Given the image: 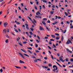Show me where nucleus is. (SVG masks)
I'll list each match as a JSON object with an SVG mask.
<instances>
[{
	"label": "nucleus",
	"mask_w": 73,
	"mask_h": 73,
	"mask_svg": "<svg viewBox=\"0 0 73 73\" xmlns=\"http://www.w3.org/2000/svg\"><path fill=\"white\" fill-rule=\"evenodd\" d=\"M18 31H19L20 32H21V29H18Z\"/></svg>",
	"instance_id": "338daca9"
},
{
	"label": "nucleus",
	"mask_w": 73,
	"mask_h": 73,
	"mask_svg": "<svg viewBox=\"0 0 73 73\" xmlns=\"http://www.w3.org/2000/svg\"><path fill=\"white\" fill-rule=\"evenodd\" d=\"M30 34L31 35H33V33L32 32H30Z\"/></svg>",
	"instance_id": "72a5a7b5"
},
{
	"label": "nucleus",
	"mask_w": 73,
	"mask_h": 73,
	"mask_svg": "<svg viewBox=\"0 0 73 73\" xmlns=\"http://www.w3.org/2000/svg\"><path fill=\"white\" fill-rule=\"evenodd\" d=\"M53 46H54V48H56V46L55 45V44H53Z\"/></svg>",
	"instance_id": "c9c22d12"
},
{
	"label": "nucleus",
	"mask_w": 73,
	"mask_h": 73,
	"mask_svg": "<svg viewBox=\"0 0 73 73\" xmlns=\"http://www.w3.org/2000/svg\"><path fill=\"white\" fill-rule=\"evenodd\" d=\"M55 20H57V19H58V17L57 16H55Z\"/></svg>",
	"instance_id": "c756f323"
},
{
	"label": "nucleus",
	"mask_w": 73,
	"mask_h": 73,
	"mask_svg": "<svg viewBox=\"0 0 73 73\" xmlns=\"http://www.w3.org/2000/svg\"><path fill=\"white\" fill-rule=\"evenodd\" d=\"M50 41H54V40H53V39H50Z\"/></svg>",
	"instance_id": "58836bf2"
},
{
	"label": "nucleus",
	"mask_w": 73,
	"mask_h": 73,
	"mask_svg": "<svg viewBox=\"0 0 73 73\" xmlns=\"http://www.w3.org/2000/svg\"><path fill=\"white\" fill-rule=\"evenodd\" d=\"M43 3H47V1L45 0H42Z\"/></svg>",
	"instance_id": "f8f14e48"
},
{
	"label": "nucleus",
	"mask_w": 73,
	"mask_h": 73,
	"mask_svg": "<svg viewBox=\"0 0 73 73\" xmlns=\"http://www.w3.org/2000/svg\"><path fill=\"white\" fill-rule=\"evenodd\" d=\"M27 42H23V44H26V43H27Z\"/></svg>",
	"instance_id": "052dcab7"
},
{
	"label": "nucleus",
	"mask_w": 73,
	"mask_h": 73,
	"mask_svg": "<svg viewBox=\"0 0 73 73\" xmlns=\"http://www.w3.org/2000/svg\"><path fill=\"white\" fill-rule=\"evenodd\" d=\"M70 43H71V44H72V42H71V41L69 40V39H68L67 42H66V44H69Z\"/></svg>",
	"instance_id": "f03ea898"
},
{
	"label": "nucleus",
	"mask_w": 73,
	"mask_h": 73,
	"mask_svg": "<svg viewBox=\"0 0 73 73\" xmlns=\"http://www.w3.org/2000/svg\"><path fill=\"white\" fill-rule=\"evenodd\" d=\"M15 68H17V69H21V67L17 66H15Z\"/></svg>",
	"instance_id": "4468645a"
},
{
	"label": "nucleus",
	"mask_w": 73,
	"mask_h": 73,
	"mask_svg": "<svg viewBox=\"0 0 73 73\" xmlns=\"http://www.w3.org/2000/svg\"><path fill=\"white\" fill-rule=\"evenodd\" d=\"M33 20H34V21L35 23H37V22H36V20H35V19H33Z\"/></svg>",
	"instance_id": "2f4dec72"
},
{
	"label": "nucleus",
	"mask_w": 73,
	"mask_h": 73,
	"mask_svg": "<svg viewBox=\"0 0 73 73\" xmlns=\"http://www.w3.org/2000/svg\"><path fill=\"white\" fill-rule=\"evenodd\" d=\"M30 29L31 30V31H32V32H33V31H34V29H33V28H30Z\"/></svg>",
	"instance_id": "2eb2a0df"
},
{
	"label": "nucleus",
	"mask_w": 73,
	"mask_h": 73,
	"mask_svg": "<svg viewBox=\"0 0 73 73\" xmlns=\"http://www.w3.org/2000/svg\"><path fill=\"white\" fill-rule=\"evenodd\" d=\"M64 40V36H62V38H61V40L62 41H63V40Z\"/></svg>",
	"instance_id": "393cba45"
},
{
	"label": "nucleus",
	"mask_w": 73,
	"mask_h": 73,
	"mask_svg": "<svg viewBox=\"0 0 73 73\" xmlns=\"http://www.w3.org/2000/svg\"><path fill=\"white\" fill-rule=\"evenodd\" d=\"M59 58L61 61H62V62H64V60H63V59L61 58V57H59Z\"/></svg>",
	"instance_id": "39448f33"
},
{
	"label": "nucleus",
	"mask_w": 73,
	"mask_h": 73,
	"mask_svg": "<svg viewBox=\"0 0 73 73\" xmlns=\"http://www.w3.org/2000/svg\"><path fill=\"white\" fill-rule=\"evenodd\" d=\"M48 48H49L50 49V50H51L52 49V48H51V47H50L49 46H48Z\"/></svg>",
	"instance_id": "cd10ccee"
},
{
	"label": "nucleus",
	"mask_w": 73,
	"mask_h": 73,
	"mask_svg": "<svg viewBox=\"0 0 73 73\" xmlns=\"http://www.w3.org/2000/svg\"><path fill=\"white\" fill-rule=\"evenodd\" d=\"M38 18H40V19H41V17L40 15L39 16H38Z\"/></svg>",
	"instance_id": "4d7b16f0"
},
{
	"label": "nucleus",
	"mask_w": 73,
	"mask_h": 73,
	"mask_svg": "<svg viewBox=\"0 0 73 73\" xmlns=\"http://www.w3.org/2000/svg\"><path fill=\"white\" fill-rule=\"evenodd\" d=\"M22 21H25V20L24 19V18H22Z\"/></svg>",
	"instance_id": "09e8293b"
},
{
	"label": "nucleus",
	"mask_w": 73,
	"mask_h": 73,
	"mask_svg": "<svg viewBox=\"0 0 73 73\" xmlns=\"http://www.w3.org/2000/svg\"><path fill=\"white\" fill-rule=\"evenodd\" d=\"M5 42L6 43H8V39H7L5 40Z\"/></svg>",
	"instance_id": "6ab92c4d"
},
{
	"label": "nucleus",
	"mask_w": 73,
	"mask_h": 73,
	"mask_svg": "<svg viewBox=\"0 0 73 73\" xmlns=\"http://www.w3.org/2000/svg\"><path fill=\"white\" fill-rule=\"evenodd\" d=\"M36 60H38V61H41V59H36Z\"/></svg>",
	"instance_id": "b1692460"
},
{
	"label": "nucleus",
	"mask_w": 73,
	"mask_h": 73,
	"mask_svg": "<svg viewBox=\"0 0 73 73\" xmlns=\"http://www.w3.org/2000/svg\"><path fill=\"white\" fill-rule=\"evenodd\" d=\"M65 60L67 62L69 61V59H68V58H66Z\"/></svg>",
	"instance_id": "bb28decb"
},
{
	"label": "nucleus",
	"mask_w": 73,
	"mask_h": 73,
	"mask_svg": "<svg viewBox=\"0 0 73 73\" xmlns=\"http://www.w3.org/2000/svg\"><path fill=\"white\" fill-rule=\"evenodd\" d=\"M43 20H47V18H44L43 19Z\"/></svg>",
	"instance_id": "473e14b6"
},
{
	"label": "nucleus",
	"mask_w": 73,
	"mask_h": 73,
	"mask_svg": "<svg viewBox=\"0 0 73 73\" xmlns=\"http://www.w3.org/2000/svg\"><path fill=\"white\" fill-rule=\"evenodd\" d=\"M35 47L36 48H37V47H38V44H36V45H35Z\"/></svg>",
	"instance_id": "603ef678"
},
{
	"label": "nucleus",
	"mask_w": 73,
	"mask_h": 73,
	"mask_svg": "<svg viewBox=\"0 0 73 73\" xmlns=\"http://www.w3.org/2000/svg\"><path fill=\"white\" fill-rule=\"evenodd\" d=\"M59 39V38L58 37H56V40H58Z\"/></svg>",
	"instance_id": "8fccbe9b"
},
{
	"label": "nucleus",
	"mask_w": 73,
	"mask_h": 73,
	"mask_svg": "<svg viewBox=\"0 0 73 73\" xmlns=\"http://www.w3.org/2000/svg\"><path fill=\"white\" fill-rule=\"evenodd\" d=\"M5 36L7 37V38H9V36H8V35L7 34L5 35Z\"/></svg>",
	"instance_id": "37998d69"
},
{
	"label": "nucleus",
	"mask_w": 73,
	"mask_h": 73,
	"mask_svg": "<svg viewBox=\"0 0 73 73\" xmlns=\"http://www.w3.org/2000/svg\"><path fill=\"white\" fill-rule=\"evenodd\" d=\"M27 48L29 49H30V50H32V48L31 47H29V48L27 47Z\"/></svg>",
	"instance_id": "a878e982"
},
{
	"label": "nucleus",
	"mask_w": 73,
	"mask_h": 73,
	"mask_svg": "<svg viewBox=\"0 0 73 73\" xmlns=\"http://www.w3.org/2000/svg\"><path fill=\"white\" fill-rule=\"evenodd\" d=\"M50 13L51 14V15H53V12L52 11L50 12Z\"/></svg>",
	"instance_id": "a19ab883"
},
{
	"label": "nucleus",
	"mask_w": 73,
	"mask_h": 73,
	"mask_svg": "<svg viewBox=\"0 0 73 73\" xmlns=\"http://www.w3.org/2000/svg\"><path fill=\"white\" fill-rule=\"evenodd\" d=\"M8 23L7 22L5 23L4 24V26L5 27H7V26L8 25Z\"/></svg>",
	"instance_id": "20e7f679"
},
{
	"label": "nucleus",
	"mask_w": 73,
	"mask_h": 73,
	"mask_svg": "<svg viewBox=\"0 0 73 73\" xmlns=\"http://www.w3.org/2000/svg\"><path fill=\"white\" fill-rule=\"evenodd\" d=\"M0 72H3V69H1L0 70Z\"/></svg>",
	"instance_id": "4c0bfd02"
},
{
	"label": "nucleus",
	"mask_w": 73,
	"mask_h": 73,
	"mask_svg": "<svg viewBox=\"0 0 73 73\" xmlns=\"http://www.w3.org/2000/svg\"><path fill=\"white\" fill-rule=\"evenodd\" d=\"M37 37L38 39V40H41L40 38L38 36H37Z\"/></svg>",
	"instance_id": "aec40b11"
},
{
	"label": "nucleus",
	"mask_w": 73,
	"mask_h": 73,
	"mask_svg": "<svg viewBox=\"0 0 73 73\" xmlns=\"http://www.w3.org/2000/svg\"><path fill=\"white\" fill-rule=\"evenodd\" d=\"M42 23L44 25H46V23H45V22L44 21H42Z\"/></svg>",
	"instance_id": "9b49d317"
},
{
	"label": "nucleus",
	"mask_w": 73,
	"mask_h": 73,
	"mask_svg": "<svg viewBox=\"0 0 73 73\" xmlns=\"http://www.w3.org/2000/svg\"><path fill=\"white\" fill-rule=\"evenodd\" d=\"M54 68H56V69H55ZM53 68H54V69L52 70V71L54 72H56V70H57V69H58V67L56 65H54L53 66Z\"/></svg>",
	"instance_id": "f257e3e1"
},
{
	"label": "nucleus",
	"mask_w": 73,
	"mask_h": 73,
	"mask_svg": "<svg viewBox=\"0 0 73 73\" xmlns=\"http://www.w3.org/2000/svg\"><path fill=\"white\" fill-rule=\"evenodd\" d=\"M25 25H26V27H28L29 25H28V24H25Z\"/></svg>",
	"instance_id": "e2e57ef3"
},
{
	"label": "nucleus",
	"mask_w": 73,
	"mask_h": 73,
	"mask_svg": "<svg viewBox=\"0 0 73 73\" xmlns=\"http://www.w3.org/2000/svg\"><path fill=\"white\" fill-rule=\"evenodd\" d=\"M27 51L29 52V53H30V54H32V52L31 51V50H27Z\"/></svg>",
	"instance_id": "dca6fc26"
},
{
	"label": "nucleus",
	"mask_w": 73,
	"mask_h": 73,
	"mask_svg": "<svg viewBox=\"0 0 73 73\" xmlns=\"http://www.w3.org/2000/svg\"><path fill=\"white\" fill-rule=\"evenodd\" d=\"M18 44H19V45H20L21 46H23V44H21V43H20L19 42L18 43Z\"/></svg>",
	"instance_id": "f3484780"
},
{
	"label": "nucleus",
	"mask_w": 73,
	"mask_h": 73,
	"mask_svg": "<svg viewBox=\"0 0 73 73\" xmlns=\"http://www.w3.org/2000/svg\"><path fill=\"white\" fill-rule=\"evenodd\" d=\"M6 32H7V31L6 30V29H5L3 31V34H6Z\"/></svg>",
	"instance_id": "423d86ee"
},
{
	"label": "nucleus",
	"mask_w": 73,
	"mask_h": 73,
	"mask_svg": "<svg viewBox=\"0 0 73 73\" xmlns=\"http://www.w3.org/2000/svg\"><path fill=\"white\" fill-rule=\"evenodd\" d=\"M18 53L19 54H20L21 56V57H22L23 58V59H25V57H24V56H23L21 53L20 52H19Z\"/></svg>",
	"instance_id": "7ed1b4c3"
},
{
	"label": "nucleus",
	"mask_w": 73,
	"mask_h": 73,
	"mask_svg": "<svg viewBox=\"0 0 73 73\" xmlns=\"http://www.w3.org/2000/svg\"><path fill=\"white\" fill-rule=\"evenodd\" d=\"M39 56H41V57H42V55L41 54L39 53Z\"/></svg>",
	"instance_id": "6e6d98bb"
},
{
	"label": "nucleus",
	"mask_w": 73,
	"mask_h": 73,
	"mask_svg": "<svg viewBox=\"0 0 73 73\" xmlns=\"http://www.w3.org/2000/svg\"><path fill=\"white\" fill-rule=\"evenodd\" d=\"M2 13H3V11H1L0 12V15H1L2 14Z\"/></svg>",
	"instance_id": "13d9d810"
},
{
	"label": "nucleus",
	"mask_w": 73,
	"mask_h": 73,
	"mask_svg": "<svg viewBox=\"0 0 73 73\" xmlns=\"http://www.w3.org/2000/svg\"><path fill=\"white\" fill-rule=\"evenodd\" d=\"M56 64H58V65H59L60 67H61V68H62V66H61V65L60 64H59V63H58L57 62H56Z\"/></svg>",
	"instance_id": "9d476101"
},
{
	"label": "nucleus",
	"mask_w": 73,
	"mask_h": 73,
	"mask_svg": "<svg viewBox=\"0 0 73 73\" xmlns=\"http://www.w3.org/2000/svg\"><path fill=\"white\" fill-rule=\"evenodd\" d=\"M51 36H52L53 37V38H55L56 37V36L53 35H51Z\"/></svg>",
	"instance_id": "a211bd4d"
},
{
	"label": "nucleus",
	"mask_w": 73,
	"mask_h": 73,
	"mask_svg": "<svg viewBox=\"0 0 73 73\" xmlns=\"http://www.w3.org/2000/svg\"><path fill=\"white\" fill-rule=\"evenodd\" d=\"M64 13L66 15V16H68V14L66 13V12Z\"/></svg>",
	"instance_id": "4be33fe9"
},
{
	"label": "nucleus",
	"mask_w": 73,
	"mask_h": 73,
	"mask_svg": "<svg viewBox=\"0 0 73 73\" xmlns=\"http://www.w3.org/2000/svg\"><path fill=\"white\" fill-rule=\"evenodd\" d=\"M15 31L16 32H17V33H18V31H17V29H15Z\"/></svg>",
	"instance_id": "a18cd8bd"
},
{
	"label": "nucleus",
	"mask_w": 73,
	"mask_h": 73,
	"mask_svg": "<svg viewBox=\"0 0 73 73\" xmlns=\"http://www.w3.org/2000/svg\"><path fill=\"white\" fill-rule=\"evenodd\" d=\"M24 54V56H27V57H29V56L28 55L25 54Z\"/></svg>",
	"instance_id": "ddd939ff"
},
{
	"label": "nucleus",
	"mask_w": 73,
	"mask_h": 73,
	"mask_svg": "<svg viewBox=\"0 0 73 73\" xmlns=\"http://www.w3.org/2000/svg\"><path fill=\"white\" fill-rule=\"evenodd\" d=\"M73 26H71L70 28H71V29H73Z\"/></svg>",
	"instance_id": "774afa93"
},
{
	"label": "nucleus",
	"mask_w": 73,
	"mask_h": 73,
	"mask_svg": "<svg viewBox=\"0 0 73 73\" xmlns=\"http://www.w3.org/2000/svg\"><path fill=\"white\" fill-rule=\"evenodd\" d=\"M7 31L8 33H9V29H7Z\"/></svg>",
	"instance_id": "5fc2aeb1"
},
{
	"label": "nucleus",
	"mask_w": 73,
	"mask_h": 73,
	"mask_svg": "<svg viewBox=\"0 0 73 73\" xmlns=\"http://www.w3.org/2000/svg\"><path fill=\"white\" fill-rule=\"evenodd\" d=\"M28 17L29 19V20H32L31 19V18L30 17H29V16H28Z\"/></svg>",
	"instance_id": "864d4df0"
},
{
	"label": "nucleus",
	"mask_w": 73,
	"mask_h": 73,
	"mask_svg": "<svg viewBox=\"0 0 73 73\" xmlns=\"http://www.w3.org/2000/svg\"><path fill=\"white\" fill-rule=\"evenodd\" d=\"M55 35H56V36H59V34H58L57 33H55Z\"/></svg>",
	"instance_id": "e433bc0d"
},
{
	"label": "nucleus",
	"mask_w": 73,
	"mask_h": 73,
	"mask_svg": "<svg viewBox=\"0 0 73 73\" xmlns=\"http://www.w3.org/2000/svg\"><path fill=\"white\" fill-rule=\"evenodd\" d=\"M67 52H69V51H70V50H69V49L68 48L67 49Z\"/></svg>",
	"instance_id": "680f3d73"
},
{
	"label": "nucleus",
	"mask_w": 73,
	"mask_h": 73,
	"mask_svg": "<svg viewBox=\"0 0 73 73\" xmlns=\"http://www.w3.org/2000/svg\"><path fill=\"white\" fill-rule=\"evenodd\" d=\"M70 61H72V62H73V58H71L70 60Z\"/></svg>",
	"instance_id": "de8ad7c7"
},
{
	"label": "nucleus",
	"mask_w": 73,
	"mask_h": 73,
	"mask_svg": "<svg viewBox=\"0 0 73 73\" xmlns=\"http://www.w3.org/2000/svg\"><path fill=\"white\" fill-rule=\"evenodd\" d=\"M52 64H48V66H49V67H50V66H52Z\"/></svg>",
	"instance_id": "7c9ffc66"
},
{
	"label": "nucleus",
	"mask_w": 73,
	"mask_h": 73,
	"mask_svg": "<svg viewBox=\"0 0 73 73\" xmlns=\"http://www.w3.org/2000/svg\"><path fill=\"white\" fill-rule=\"evenodd\" d=\"M42 7L44 9H45V5H43Z\"/></svg>",
	"instance_id": "49530a36"
},
{
	"label": "nucleus",
	"mask_w": 73,
	"mask_h": 73,
	"mask_svg": "<svg viewBox=\"0 0 73 73\" xmlns=\"http://www.w3.org/2000/svg\"><path fill=\"white\" fill-rule=\"evenodd\" d=\"M21 50L22 51V52H25V53H27V52H26V51L25 50H24L22 49H21Z\"/></svg>",
	"instance_id": "1a4fd4ad"
},
{
	"label": "nucleus",
	"mask_w": 73,
	"mask_h": 73,
	"mask_svg": "<svg viewBox=\"0 0 73 73\" xmlns=\"http://www.w3.org/2000/svg\"><path fill=\"white\" fill-rule=\"evenodd\" d=\"M39 29H40V31H42V30H43V31H44V29L42 28V27H41V26H40L39 27Z\"/></svg>",
	"instance_id": "6e6552de"
},
{
	"label": "nucleus",
	"mask_w": 73,
	"mask_h": 73,
	"mask_svg": "<svg viewBox=\"0 0 73 73\" xmlns=\"http://www.w3.org/2000/svg\"><path fill=\"white\" fill-rule=\"evenodd\" d=\"M16 23H17L18 24H20V22H16Z\"/></svg>",
	"instance_id": "0e129e2a"
},
{
	"label": "nucleus",
	"mask_w": 73,
	"mask_h": 73,
	"mask_svg": "<svg viewBox=\"0 0 73 73\" xmlns=\"http://www.w3.org/2000/svg\"><path fill=\"white\" fill-rule=\"evenodd\" d=\"M34 7L36 10H37V6H35Z\"/></svg>",
	"instance_id": "5701e85b"
},
{
	"label": "nucleus",
	"mask_w": 73,
	"mask_h": 73,
	"mask_svg": "<svg viewBox=\"0 0 73 73\" xmlns=\"http://www.w3.org/2000/svg\"><path fill=\"white\" fill-rule=\"evenodd\" d=\"M49 44H50V45H52V42H51V41H49Z\"/></svg>",
	"instance_id": "f704fd0d"
},
{
	"label": "nucleus",
	"mask_w": 73,
	"mask_h": 73,
	"mask_svg": "<svg viewBox=\"0 0 73 73\" xmlns=\"http://www.w3.org/2000/svg\"><path fill=\"white\" fill-rule=\"evenodd\" d=\"M35 52H37L38 53H40V51L38 50H36Z\"/></svg>",
	"instance_id": "79ce46f5"
},
{
	"label": "nucleus",
	"mask_w": 73,
	"mask_h": 73,
	"mask_svg": "<svg viewBox=\"0 0 73 73\" xmlns=\"http://www.w3.org/2000/svg\"><path fill=\"white\" fill-rule=\"evenodd\" d=\"M51 57L53 59V60H54V57H53V55H51Z\"/></svg>",
	"instance_id": "c85d7f7f"
},
{
	"label": "nucleus",
	"mask_w": 73,
	"mask_h": 73,
	"mask_svg": "<svg viewBox=\"0 0 73 73\" xmlns=\"http://www.w3.org/2000/svg\"><path fill=\"white\" fill-rule=\"evenodd\" d=\"M19 62L20 64H24L25 62L21 60H20L19 61Z\"/></svg>",
	"instance_id": "0eeeda50"
},
{
	"label": "nucleus",
	"mask_w": 73,
	"mask_h": 73,
	"mask_svg": "<svg viewBox=\"0 0 73 73\" xmlns=\"http://www.w3.org/2000/svg\"><path fill=\"white\" fill-rule=\"evenodd\" d=\"M45 60H47L48 59V58L47 57H45L44 58Z\"/></svg>",
	"instance_id": "c03bdc74"
},
{
	"label": "nucleus",
	"mask_w": 73,
	"mask_h": 73,
	"mask_svg": "<svg viewBox=\"0 0 73 73\" xmlns=\"http://www.w3.org/2000/svg\"><path fill=\"white\" fill-rule=\"evenodd\" d=\"M66 23H67V24H70V23H69V22H68V21H66Z\"/></svg>",
	"instance_id": "69168bd1"
},
{
	"label": "nucleus",
	"mask_w": 73,
	"mask_h": 73,
	"mask_svg": "<svg viewBox=\"0 0 73 73\" xmlns=\"http://www.w3.org/2000/svg\"><path fill=\"white\" fill-rule=\"evenodd\" d=\"M46 29H47L48 30V31H50V30H49V28H48V27H46Z\"/></svg>",
	"instance_id": "412c9836"
},
{
	"label": "nucleus",
	"mask_w": 73,
	"mask_h": 73,
	"mask_svg": "<svg viewBox=\"0 0 73 73\" xmlns=\"http://www.w3.org/2000/svg\"><path fill=\"white\" fill-rule=\"evenodd\" d=\"M26 34H27V35L28 36H29V34H28V32H26Z\"/></svg>",
	"instance_id": "ea45409f"
},
{
	"label": "nucleus",
	"mask_w": 73,
	"mask_h": 73,
	"mask_svg": "<svg viewBox=\"0 0 73 73\" xmlns=\"http://www.w3.org/2000/svg\"><path fill=\"white\" fill-rule=\"evenodd\" d=\"M56 24H57V23H58V21H55V22H54Z\"/></svg>",
	"instance_id": "3c124183"
},
{
	"label": "nucleus",
	"mask_w": 73,
	"mask_h": 73,
	"mask_svg": "<svg viewBox=\"0 0 73 73\" xmlns=\"http://www.w3.org/2000/svg\"><path fill=\"white\" fill-rule=\"evenodd\" d=\"M44 38H45V39H48V37L46 36Z\"/></svg>",
	"instance_id": "bf43d9fd"
}]
</instances>
